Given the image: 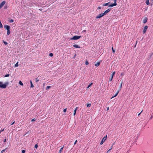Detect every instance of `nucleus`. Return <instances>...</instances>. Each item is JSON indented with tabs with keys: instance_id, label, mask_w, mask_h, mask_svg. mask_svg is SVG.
<instances>
[{
	"instance_id": "f257e3e1",
	"label": "nucleus",
	"mask_w": 153,
	"mask_h": 153,
	"mask_svg": "<svg viewBox=\"0 0 153 153\" xmlns=\"http://www.w3.org/2000/svg\"><path fill=\"white\" fill-rule=\"evenodd\" d=\"M8 84V82H6L5 84H3L2 82H0V88H5Z\"/></svg>"
},
{
	"instance_id": "f03ea898",
	"label": "nucleus",
	"mask_w": 153,
	"mask_h": 153,
	"mask_svg": "<svg viewBox=\"0 0 153 153\" xmlns=\"http://www.w3.org/2000/svg\"><path fill=\"white\" fill-rule=\"evenodd\" d=\"M81 37V36H75L72 38H70V40H77L79 39Z\"/></svg>"
},
{
	"instance_id": "7ed1b4c3",
	"label": "nucleus",
	"mask_w": 153,
	"mask_h": 153,
	"mask_svg": "<svg viewBox=\"0 0 153 153\" xmlns=\"http://www.w3.org/2000/svg\"><path fill=\"white\" fill-rule=\"evenodd\" d=\"M114 0V3L109 5V7H112L113 6H115L117 5V3H116L117 0Z\"/></svg>"
},
{
	"instance_id": "20e7f679",
	"label": "nucleus",
	"mask_w": 153,
	"mask_h": 153,
	"mask_svg": "<svg viewBox=\"0 0 153 153\" xmlns=\"http://www.w3.org/2000/svg\"><path fill=\"white\" fill-rule=\"evenodd\" d=\"M107 135L105 136L102 139V141L100 142V145H102L103 144L105 140L106 139H107Z\"/></svg>"
},
{
	"instance_id": "39448f33",
	"label": "nucleus",
	"mask_w": 153,
	"mask_h": 153,
	"mask_svg": "<svg viewBox=\"0 0 153 153\" xmlns=\"http://www.w3.org/2000/svg\"><path fill=\"white\" fill-rule=\"evenodd\" d=\"M104 15L102 13H101L100 14H99V15H98V16H97L96 17V18L97 19H99V18H101Z\"/></svg>"
},
{
	"instance_id": "423d86ee",
	"label": "nucleus",
	"mask_w": 153,
	"mask_h": 153,
	"mask_svg": "<svg viewBox=\"0 0 153 153\" xmlns=\"http://www.w3.org/2000/svg\"><path fill=\"white\" fill-rule=\"evenodd\" d=\"M5 3V1H3L0 4V8H2L4 4Z\"/></svg>"
},
{
	"instance_id": "0eeeda50",
	"label": "nucleus",
	"mask_w": 153,
	"mask_h": 153,
	"mask_svg": "<svg viewBox=\"0 0 153 153\" xmlns=\"http://www.w3.org/2000/svg\"><path fill=\"white\" fill-rule=\"evenodd\" d=\"M4 28L5 29H6L7 30H10V27L7 25H5L4 26Z\"/></svg>"
},
{
	"instance_id": "6e6552de",
	"label": "nucleus",
	"mask_w": 153,
	"mask_h": 153,
	"mask_svg": "<svg viewBox=\"0 0 153 153\" xmlns=\"http://www.w3.org/2000/svg\"><path fill=\"white\" fill-rule=\"evenodd\" d=\"M110 11V9H108L105 10L103 13H102L104 15H105L107 14L108 12H109Z\"/></svg>"
},
{
	"instance_id": "1a4fd4ad",
	"label": "nucleus",
	"mask_w": 153,
	"mask_h": 153,
	"mask_svg": "<svg viewBox=\"0 0 153 153\" xmlns=\"http://www.w3.org/2000/svg\"><path fill=\"white\" fill-rule=\"evenodd\" d=\"M148 26H146L144 27V29L143 30V34H144L146 33V32L147 30V29L148 28Z\"/></svg>"
},
{
	"instance_id": "9d476101",
	"label": "nucleus",
	"mask_w": 153,
	"mask_h": 153,
	"mask_svg": "<svg viewBox=\"0 0 153 153\" xmlns=\"http://www.w3.org/2000/svg\"><path fill=\"white\" fill-rule=\"evenodd\" d=\"M147 18H146V17H145L144 20H143V23L144 24H145V23H146L147 22Z\"/></svg>"
},
{
	"instance_id": "9b49d317",
	"label": "nucleus",
	"mask_w": 153,
	"mask_h": 153,
	"mask_svg": "<svg viewBox=\"0 0 153 153\" xmlns=\"http://www.w3.org/2000/svg\"><path fill=\"white\" fill-rule=\"evenodd\" d=\"M119 92V91H117L116 94L115 95H114V96H112V97L111 98V99H112V98L116 97L117 95Z\"/></svg>"
},
{
	"instance_id": "f8f14e48",
	"label": "nucleus",
	"mask_w": 153,
	"mask_h": 153,
	"mask_svg": "<svg viewBox=\"0 0 153 153\" xmlns=\"http://www.w3.org/2000/svg\"><path fill=\"white\" fill-rule=\"evenodd\" d=\"M100 64V62H98L96 63L95 64V65L97 67H98L99 66Z\"/></svg>"
},
{
	"instance_id": "ddd939ff",
	"label": "nucleus",
	"mask_w": 153,
	"mask_h": 153,
	"mask_svg": "<svg viewBox=\"0 0 153 153\" xmlns=\"http://www.w3.org/2000/svg\"><path fill=\"white\" fill-rule=\"evenodd\" d=\"M73 47L75 48H80V47L78 45H76V44H75V45H73Z\"/></svg>"
},
{
	"instance_id": "4468645a",
	"label": "nucleus",
	"mask_w": 153,
	"mask_h": 153,
	"mask_svg": "<svg viewBox=\"0 0 153 153\" xmlns=\"http://www.w3.org/2000/svg\"><path fill=\"white\" fill-rule=\"evenodd\" d=\"M77 108H78V107H76V109H75V110H74V116L75 115V114H76V111L77 109Z\"/></svg>"
},
{
	"instance_id": "2eb2a0df",
	"label": "nucleus",
	"mask_w": 153,
	"mask_h": 153,
	"mask_svg": "<svg viewBox=\"0 0 153 153\" xmlns=\"http://www.w3.org/2000/svg\"><path fill=\"white\" fill-rule=\"evenodd\" d=\"M110 3V2H108V3H106L104 4H103V6H108V5H109V4Z\"/></svg>"
},
{
	"instance_id": "dca6fc26",
	"label": "nucleus",
	"mask_w": 153,
	"mask_h": 153,
	"mask_svg": "<svg viewBox=\"0 0 153 153\" xmlns=\"http://www.w3.org/2000/svg\"><path fill=\"white\" fill-rule=\"evenodd\" d=\"M63 147H62L60 148V150H59V152L58 153H61L62 151L63 150Z\"/></svg>"
},
{
	"instance_id": "f3484780",
	"label": "nucleus",
	"mask_w": 153,
	"mask_h": 153,
	"mask_svg": "<svg viewBox=\"0 0 153 153\" xmlns=\"http://www.w3.org/2000/svg\"><path fill=\"white\" fill-rule=\"evenodd\" d=\"M113 77L112 76H111V77H110L109 78V81H111L112 80V79H113Z\"/></svg>"
},
{
	"instance_id": "a211bd4d",
	"label": "nucleus",
	"mask_w": 153,
	"mask_h": 153,
	"mask_svg": "<svg viewBox=\"0 0 153 153\" xmlns=\"http://www.w3.org/2000/svg\"><path fill=\"white\" fill-rule=\"evenodd\" d=\"M30 83L31 84V86H30V87L31 88H33V85L32 83V82L31 81H30Z\"/></svg>"
},
{
	"instance_id": "6ab92c4d",
	"label": "nucleus",
	"mask_w": 153,
	"mask_h": 153,
	"mask_svg": "<svg viewBox=\"0 0 153 153\" xmlns=\"http://www.w3.org/2000/svg\"><path fill=\"white\" fill-rule=\"evenodd\" d=\"M91 106V103L87 104V106L88 107H90Z\"/></svg>"
},
{
	"instance_id": "aec40b11",
	"label": "nucleus",
	"mask_w": 153,
	"mask_h": 153,
	"mask_svg": "<svg viewBox=\"0 0 153 153\" xmlns=\"http://www.w3.org/2000/svg\"><path fill=\"white\" fill-rule=\"evenodd\" d=\"M10 30H7V35H9L10 34Z\"/></svg>"
},
{
	"instance_id": "412c9836",
	"label": "nucleus",
	"mask_w": 153,
	"mask_h": 153,
	"mask_svg": "<svg viewBox=\"0 0 153 153\" xmlns=\"http://www.w3.org/2000/svg\"><path fill=\"white\" fill-rule=\"evenodd\" d=\"M146 3L147 5H149V0H146Z\"/></svg>"
},
{
	"instance_id": "4be33fe9",
	"label": "nucleus",
	"mask_w": 153,
	"mask_h": 153,
	"mask_svg": "<svg viewBox=\"0 0 153 153\" xmlns=\"http://www.w3.org/2000/svg\"><path fill=\"white\" fill-rule=\"evenodd\" d=\"M93 84V83H91L88 86L87 88L88 89L89 88L91 85Z\"/></svg>"
},
{
	"instance_id": "5701e85b",
	"label": "nucleus",
	"mask_w": 153,
	"mask_h": 153,
	"mask_svg": "<svg viewBox=\"0 0 153 153\" xmlns=\"http://www.w3.org/2000/svg\"><path fill=\"white\" fill-rule=\"evenodd\" d=\"M10 23H12L14 22V21L13 19H11L8 21Z\"/></svg>"
},
{
	"instance_id": "b1692460",
	"label": "nucleus",
	"mask_w": 153,
	"mask_h": 153,
	"mask_svg": "<svg viewBox=\"0 0 153 153\" xmlns=\"http://www.w3.org/2000/svg\"><path fill=\"white\" fill-rule=\"evenodd\" d=\"M19 84L20 85H22V86L23 85V83H22V82L21 81H20L19 82Z\"/></svg>"
},
{
	"instance_id": "393cba45",
	"label": "nucleus",
	"mask_w": 153,
	"mask_h": 153,
	"mask_svg": "<svg viewBox=\"0 0 153 153\" xmlns=\"http://www.w3.org/2000/svg\"><path fill=\"white\" fill-rule=\"evenodd\" d=\"M19 66V65H18V62H17V63H16V64L15 65V67H18V66Z\"/></svg>"
},
{
	"instance_id": "a878e982",
	"label": "nucleus",
	"mask_w": 153,
	"mask_h": 153,
	"mask_svg": "<svg viewBox=\"0 0 153 153\" xmlns=\"http://www.w3.org/2000/svg\"><path fill=\"white\" fill-rule=\"evenodd\" d=\"M115 71L112 74L111 76H112L113 77L114 76V75L115 74Z\"/></svg>"
},
{
	"instance_id": "bb28decb",
	"label": "nucleus",
	"mask_w": 153,
	"mask_h": 153,
	"mask_svg": "<svg viewBox=\"0 0 153 153\" xmlns=\"http://www.w3.org/2000/svg\"><path fill=\"white\" fill-rule=\"evenodd\" d=\"M35 81L36 82H38L39 81V80L38 79V78H37L35 79Z\"/></svg>"
},
{
	"instance_id": "cd10ccee",
	"label": "nucleus",
	"mask_w": 153,
	"mask_h": 153,
	"mask_svg": "<svg viewBox=\"0 0 153 153\" xmlns=\"http://www.w3.org/2000/svg\"><path fill=\"white\" fill-rule=\"evenodd\" d=\"M88 64H89V63H88V62L87 61H86L85 62V65H88Z\"/></svg>"
},
{
	"instance_id": "c85d7f7f",
	"label": "nucleus",
	"mask_w": 153,
	"mask_h": 153,
	"mask_svg": "<svg viewBox=\"0 0 153 153\" xmlns=\"http://www.w3.org/2000/svg\"><path fill=\"white\" fill-rule=\"evenodd\" d=\"M6 149H7V148H6V149H3V150H2L1 151V153H3V152H5V150Z\"/></svg>"
},
{
	"instance_id": "c756f323",
	"label": "nucleus",
	"mask_w": 153,
	"mask_h": 153,
	"mask_svg": "<svg viewBox=\"0 0 153 153\" xmlns=\"http://www.w3.org/2000/svg\"><path fill=\"white\" fill-rule=\"evenodd\" d=\"M51 86H47V88H46V89L47 90H48V89H49L50 88H51Z\"/></svg>"
},
{
	"instance_id": "7c9ffc66",
	"label": "nucleus",
	"mask_w": 153,
	"mask_h": 153,
	"mask_svg": "<svg viewBox=\"0 0 153 153\" xmlns=\"http://www.w3.org/2000/svg\"><path fill=\"white\" fill-rule=\"evenodd\" d=\"M122 83H123V82H121V84H120V89H121V88H122Z\"/></svg>"
},
{
	"instance_id": "2f4dec72",
	"label": "nucleus",
	"mask_w": 153,
	"mask_h": 153,
	"mask_svg": "<svg viewBox=\"0 0 153 153\" xmlns=\"http://www.w3.org/2000/svg\"><path fill=\"white\" fill-rule=\"evenodd\" d=\"M49 56H51V57H52L53 56V54L52 53H51L50 54H49Z\"/></svg>"
},
{
	"instance_id": "473e14b6",
	"label": "nucleus",
	"mask_w": 153,
	"mask_h": 153,
	"mask_svg": "<svg viewBox=\"0 0 153 153\" xmlns=\"http://www.w3.org/2000/svg\"><path fill=\"white\" fill-rule=\"evenodd\" d=\"M9 76H10V75L9 74H6V75H5L4 77H7Z\"/></svg>"
},
{
	"instance_id": "72a5a7b5",
	"label": "nucleus",
	"mask_w": 153,
	"mask_h": 153,
	"mask_svg": "<svg viewBox=\"0 0 153 153\" xmlns=\"http://www.w3.org/2000/svg\"><path fill=\"white\" fill-rule=\"evenodd\" d=\"M38 145H37V144H36V145H35V146H34V147H35V148L37 149V147H38Z\"/></svg>"
},
{
	"instance_id": "f704fd0d",
	"label": "nucleus",
	"mask_w": 153,
	"mask_h": 153,
	"mask_svg": "<svg viewBox=\"0 0 153 153\" xmlns=\"http://www.w3.org/2000/svg\"><path fill=\"white\" fill-rule=\"evenodd\" d=\"M112 51L113 53H114L115 52V50H114L113 49V47L112 48Z\"/></svg>"
},
{
	"instance_id": "c9c22d12",
	"label": "nucleus",
	"mask_w": 153,
	"mask_h": 153,
	"mask_svg": "<svg viewBox=\"0 0 153 153\" xmlns=\"http://www.w3.org/2000/svg\"><path fill=\"white\" fill-rule=\"evenodd\" d=\"M36 120V119H35V118H34V119H32V120H31V121L32 122H33V121H34Z\"/></svg>"
},
{
	"instance_id": "e433bc0d",
	"label": "nucleus",
	"mask_w": 153,
	"mask_h": 153,
	"mask_svg": "<svg viewBox=\"0 0 153 153\" xmlns=\"http://www.w3.org/2000/svg\"><path fill=\"white\" fill-rule=\"evenodd\" d=\"M112 146H111V148L110 149H109V150L107 151V153H108V152H109V151H110V150H111L112 149Z\"/></svg>"
},
{
	"instance_id": "4c0bfd02",
	"label": "nucleus",
	"mask_w": 153,
	"mask_h": 153,
	"mask_svg": "<svg viewBox=\"0 0 153 153\" xmlns=\"http://www.w3.org/2000/svg\"><path fill=\"white\" fill-rule=\"evenodd\" d=\"M4 131V129H1L0 131V134L1 133V132L3 131Z\"/></svg>"
},
{
	"instance_id": "58836bf2",
	"label": "nucleus",
	"mask_w": 153,
	"mask_h": 153,
	"mask_svg": "<svg viewBox=\"0 0 153 153\" xmlns=\"http://www.w3.org/2000/svg\"><path fill=\"white\" fill-rule=\"evenodd\" d=\"M66 110H67V108L64 109L63 110L64 112H66Z\"/></svg>"
},
{
	"instance_id": "ea45409f",
	"label": "nucleus",
	"mask_w": 153,
	"mask_h": 153,
	"mask_svg": "<svg viewBox=\"0 0 153 153\" xmlns=\"http://www.w3.org/2000/svg\"><path fill=\"white\" fill-rule=\"evenodd\" d=\"M25 150H22V153H25Z\"/></svg>"
},
{
	"instance_id": "a19ab883",
	"label": "nucleus",
	"mask_w": 153,
	"mask_h": 153,
	"mask_svg": "<svg viewBox=\"0 0 153 153\" xmlns=\"http://www.w3.org/2000/svg\"><path fill=\"white\" fill-rule=\"evenodd\" d=\"M153 115H151L150 118V120L152 119L153 118Z\"/></svg>"
},
{
	"instance_id": "79ce46f5",
	"label": "nucleus",
	"mask_w": 153,
	"mask_h": 153,
	"mask_svg": "<svg viewBox=\"0 0 153 153\" xmlns=\"http://www.w3.org/2000/svg\"><path fill=\"white\" fill-rule=\"evenodd\" d=\"M4 44L6 45L7 44V43L5 42L4 41Z\"/></svg>"
},
{
	"instance_id": "37998d69",
	"label": "nucleus",
	"mask_w": 153,
	"mask_h": 153,
	"mask_svg": "<svg viewBox=\"0 0 153 153\" xmlns=\"http://www.w3.org/2000/svg\"><path fill=\"white\" fill-rule=\"evenodd\" d=\"M77 142V140H76L75 141V142L74 143V145H75L76 144V143Z\"/></svg>"
},
{
	"instance_id": "c03bdc74",
	"label": "nucleus",
	"mask_w": 153,
	"mask_h": 153,
	"mask_svg": "<svg viewBox=\"0 0 153 153\" xmlns=\"http://www.w3.org/2000/svg\"><path fill=\"white\" fill-rule=\"evenodd\" d=\"M6 141V139H4L3 140V141L4 142H5Z\"/></svg>"
},
{
	"instance_id": "a18cd8bd",
	"label": "nucleus",
	"mask_w": 153,
	"mask_h": 153,
	"mask_svg": "<svg viewBox=\"0 0 153 153\" xmlns=\"http://www.w3.org/2000/svg\"><path fill=\"white\" fill-rule=\"evenodd\" d=\"M142 111H143V110H142V111H141V112H140V113H139V114H138V116H139V115H140V114H141V113L142 112Z\"/></svg>"
},
{
	"instance_id": "49530a36",
	"label": "nucleus",
	"mask_w": 153,
	"mask_h": 153,
	"mask_svg": "<svg viewBox=\"0 0 153 153\" xmlns=\"http://www.w3.org/2000/svg\"><path fill=\"white\" fill-rule=\"evenodd\" d=\"M15 123V121H14L13 122L11 123V125H13Z\"/></svg>"
},
{
	"instance_id": "de8ad7c7",
	"label": "nucleus",
	"mask_w": 153,
	"mask_h": 153,
	"mask_svg": "<svg viewBox=\"0 0 153 153\" xmlns=\"http://www.w3.org/2000/svg\"><path fill=\"white\" fill-rule=\"evenodd\" d=\"M101 8V7H99L97 8V9H100Z\"/></svg>"
},
{
	"instance_id": "09e8293b",
	"label": "nucleus",
	"mask_w": 153,
	"mask_h": 153,
	"mask_svg": "<svg viewBox=\"0 0 153 153\" xmlns=\"http://www.w3.org/2000/svg\"><path fill=\"white\" fill-rule=\"evenodd\" d=\"M123 74H124L123 73H122L121 74V76H123Z\"/></svg>"
},
{
	"instance_id": "8fccbe9b",
	"label": "nucleus",
	"mask_w": 153,
	"mask_h": 153,
	"mask_svg": "<svg viewBox=\"0 0 153 153\" xmlns=\"http://www.w3.org/2000/svg\"><path fill=\"white\" fill-rule=\"evenodd\" d=\"M109 109V108L108 107L107 108V111H108Z\"/></svg>"
},
{
	"instance_id": "3c124183",
	"label": "nucleus",
	"mask_w": 153,
	"mask_h": 153,
	"mask_svg": "<svg viewBox=\"0 0 153 153\" xmlns=\"http://www.w3.org/2000/svg\"><path fill=\"white\" fill-rule=\"evenodd\" d=\"M86 30H83V31H82V32H86Z\"/></svg>"
},
{
	"instance_id": "603ef678",
	"label": "nucleus",
	"mask_w": 153,
	"mask_h": 153,
	"mask_svg": "<svg viewBox=\"0 0 153 153\" xmlns=\"http://www.w3.org/2000/svg\"><path fill=\"white\" fill-rule=\"evenodd\" d=\"M76 56V55L75 54V55H74V56L73 57V58H74H74H75V56Z\"/></svg>"
},
{
	"instance_id": "864d4df0",
	"label": "nucleus",
	"mask_w": 153,
	"mask_h": 153,
	"mask_svg": "<svg viewBox=\"0 0 153 153\" xmlns=\"http://www.w3.org/2000/svg\"><path fill=\"white\" fill-rule=\"evenodd\" d=\"M39 10H40V11H41V10H40V9H39Z\"/></svg>"
},
{
	"instance_id": "5fc2aeb1",
	"label": "nucleus",
	"mask_w": 153,
	"mask_h": 153,
	"mask_svg": "<svg viewBox=\"0 0 153 153\" xmlns=\"http://www.w3.org/2000/svg\"><path fill=\"white\" fill-rule=\"evenodd\" d=\"M1 8H0V9Z\"/></svg>"
},
{
	"instance_id": "6e6d98bb",
	"label": "nucleus",
	"mask_w": 153,
	"mask_h": 153,
	"mask_svg": "<svg viewBox=\"0 0 153 153\" xmlns=\"http://www.w3.org/2000/svg\"><path fill=\"white\" fill-rule=\"evenodd\" d=\"M152 1H153V0H152Z\"/></svg>"
}]
</instances>
